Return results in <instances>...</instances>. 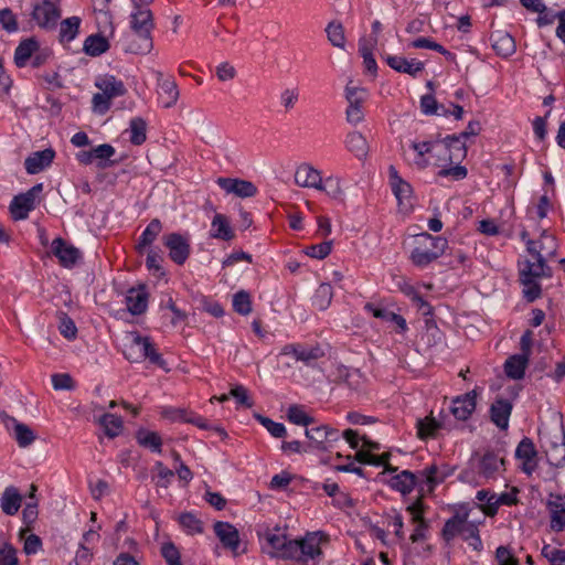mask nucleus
Wrapping results in <instances>:
<instances>
[{
  "label": "nucleus",
  "mask_w": 565,
  "mask_h": 565,
  "mask_svg": "<svg viewBox=\"0 0 565 565\" xmlns=\"http://www.w3.org/2000/svg\"><path fill=\"white\" fill-rule=\"evenodd\" d=\"M426 153L429 154L426 159V164L440 168L438 171L439 177H451L457 181L467 177L468 171L463 166L457 164L451 167L455 160L466 157L467 148L465 145L457 146L451 142L449 136L440 141L426 142Z\"/></svg>",
  "instance_id": "nucleus-1"
},
{
  "label": "nucleus",
  "mask_w": 565,
  "mask_h": 565,
  "mask_svg": "<svg viewBox=\"0 0 565 565\" xmlns=\"http://www.w3.org/2000/svg\"><path fill=\"white\" fill-rule=\"evenodd\" d=\"M154 28L150 9L135 2V11L130 15V33L120 39L121 49L127 53L148 54L153 49L151 32Z\"/></svg>",
  "instance_id": "nucleus-2"
},
{
  "label": "nucleus",
  "mask_w": 565,
  "mask_h": 565,
  "mask_svg": "<svg viewBox=\"0 0 565 565\" xmlns=\"http://www.w3.org/2000/svg\"><path fill=\"white\" fill-rule=\"evenodd\" d=\"M527 252L532 259H527L524 268L520 270V280L524 286V297L532 302L541 296L539 279L550 277L551 268L546 265L544 256L537 250L535 241H527Z\"/></svg>",
  "instance_id": "nucleus-3"
},
{
  "label": "nucleus",
  "mask_w": 565,
  "mask_h": 565,
  "mask_svg": "<svg viewBox=\"0 0 565 565\" xmlns=\"http://www.w3.org/2000/svg\"><path fill=\"white\" fill-rule=\"evenodd\" d=\"M126 359L130 362H140L148 359L152 364L158 367L169 371L166 360L157 352L153 343L148 337H141L137 333L132 334L130 344L124 351Z\"/></svg>",
  "instance_id": "nucleus-4"
},
{
  "label": "nucleus",
  "mask_w": 565,
  "mask_h": 565,
  "mask_svg": "<svg viewBox=\"0 0 565 565\" xmlns=\"http://www.w3.org/2000/svg\"><path fill=\"white\" fill-rule=\"evenodd\" d=\"M327 541V535L321 532L308 533L301 540H294L289 546L287 558L296 559L300 563L316 562V558L322 555L320 544Z\"/></svg>",
  "instance_id": "nucleus-5"
},
{
  "label": "nucleus",
  "mask_w": 565,
  "mask_h": 565,
  "mask_svg": "<svg viewBox=\"0 0 565 565\" xmlns=\"http://www.w3.org/2000/svg\"><path fill=\"white\" fill-rule=\"evenodd\" d=\"M388 183L398 204V210L403 214H408L414 207L413 189L405 181L394 166L388 167Z\"/></svg>",
  "instance_id": "nucleus-6"
},
{
  "label": "nucleus",
  "mask_w": 565,
  "mask_h": 565,
  "mask_svg": "<svg viewBox=\"0 0 565 565\" xmlns=\"http://www.w3.org/2000/svg\"><path fill=\"white\" fill-rule=\"evenodd\" d=\"M367 92L363 87L353 86L350 81L345 86V98L348 108L345 110L347 121L351 125H358L363 121L364 113L362 106L366 100Z\"/></svg>",
  "instance_id": "nucleus-7"
},
{
  "label": "nucleus",
  "mask_w": 565,
  "mask_h": 565,
  "mask_svg": "<svg viewBox=\"0 0 565 565\" xmlns=\"http://www.w3.org/2000/svg\"><path fill=\"white\" fill-rule=\"evenodd\" d=\"M161 415L163 418L172 420V422H184L192 425L198 426L201 429H214L222 438H226L227 434L222 427H212L209 425L206 419H204L202 416L189 412L184 408H164L161 411Z\"/></svg>",
  "instance_id": "nucleus-8"
},
{
  "label": "nucleus",
  "mask_w": 565,
  "mask_h": 565,
  "mask_svg": "<svg viewBox=\"0 0 565 565\" xmlns=\"http://www.w3.org/2000/svg\"><path fill=\"white\" fill-rule=\"evenodd\" d=\"M295 182L297 185L302 188H313L320 191H327L329 195L334 198L340 193L339 186H335V189L332 191L327 190V188L322 184L320 171L315 169L309 163H302L296 169Z\"/></svg>",
  "instance_id": "nucleus-9"
},
{
  "label": "nucleus",
  "mask_w": 565,
  "mask_h": 565,
  "mask_svg": "<svg viewBox=\"0 0 565 565\" xmlns=\"http://www.w3.org/2000/svg\"><path fill=\"white\" fill-rule=\"evenodd\" d=\"M42 183L33 185L25 193L19 194L13 198L10 204V212L14 220H24L28 217L29 212L34 209L35 199L42 192Z\"/></svg>",
  "instance_id": "nucleus-10"
},
{
  "label": "nucleus",
  "mask_w": 565,
  "mask_h": 565,
  "mask_svg": "<svg viewBox=\"0 0 565 565\" xmlns=\"http://www.w3.org/2000/svg\"><path fill=\"white\" fill-rule=\"evenodd\" d=\"M163 243L169 249V257L178 265H182L190 255L188 238L179 233H171L163 237Z\"/></svg>",
  "instance_id": "nucleus-11"
},
{
  "label": "nucleus",
  "mask_w": 565,
  "mask_h": 565,
  "mask_svg": "<svg viewBox=\"0 0 565 565\" xmlns=\"http://www.w3.org/2000/svg\"><path fill=\"white\" fill-rule=\"evenodd\" d=\"M32 17L39 26L43 29H54L61 17V11L53 2L43 0L41 3L34 6Z\"/></svg>",
  "instance_id": "nucleus-12"
},
{
  "label": "nucleus",
  "mask_w": 565,
  "mask_h": 565,
  "mask_svg": "<svg viewBox=\"0 0 565 565\" xmlns=\"http://www.w3.org/2000/svg\"><path fill=\"white\" fill-rule=\"evenodd\" d=\"M281 355L291 356L295 361L312 365L315 361L323 355V352L318 347H305L300 344H287L281 349Z\"/></svg>",
  "instance_id": "nucleus-13"
},
{
  "label": "nucleus",
  "mask_w": 565,
  "mask_h": 565,
  "mask_svg": "<svg viewBox=\"0 0 565 565\" xmlns=\"http://www.w3.org/2000/svg\"><path fill=\"white\" fill-rule=\"evenodd\" d=\"M1 417L8 429L12 427L13 436L21 448L30 446L36 439L34 431L28 425L6 413L1 414Z\"/></svg>",
  "instance_id": "nucleus-14"
},
{
  "label": "nucleus",
  "mask_w": 565,
  "mask_h": 565,
  "mask_svg": "<svg viewBox=\"0 0 565 565\" xmlns=\"http://www.w3.org/2000/svg\"><path fill=\"white\" fill-rule=\"evenodd\" d=\"M51 248L60 264L67 268L73 267L81 257V252L61 237L53 239Z\"/></svg>",
  "instance_id": "nucleus-15"
},
{
  "label": "nucleus",
  "mask_w": 565,
  "mask_h": 565,
  "mask_svg": "<svg viewBox=\"0 0 565 565\" xmlns=\"http://www.w3.org/2000/svg\"><path fill=\"white\" fill-rule=\"evenodd\" d=\"M264 537L267 543L266 551L271 557L287 558L289 546L294 540H289L285 533L279 531L267 532Z\"/></svg>",
  "instance_id": "nucleus-16"
},
{
  "label": "nucleus",
  "mask_w": 565,
  "mask_h": 565,
  "mask_svg": "<svg viewBox=\"0 0 565 565\" xmlns=\"http://www.w3.org/2000/svg\"><path fill=\"white\" fill-rule=\"evenodd\" d=\"M217 184L227 193H234L239 198H252L257 193V188L246 180L218 178Z\"/></svg>",
  "instance_id": "nucleus-17"
},
{
  "label": "nucleus",
  "mask_w": 565,
  "mask_h": 565,
  "mask_svg": "<svg viewBox=\"0 0 565 565\" xmlns=\"http://www.w3.org/2000/svg\"><path fill=\"white\" fill-rule=\"evenodd\" d=\"M305 434L317 445V448L322 450L328 448L329 443L337 441L340 438L339 430L327 425L307 428Z\"/></svg>",
  "instance_id": "nucleus-18"
},
{
  "label": "nucleus",
  "mask_w": 565,
  "mask_h": 565,
  "mask_svg": "<svg viewBox=\"0 0 565 565\" xmlns=\"http://www.w3.org/2000/svg\"><path fill=\"white\" fill-rule=\"evenodd\" d=\"M214 532L224 547L230 548L234 555H238L239 534L235 526L227 522H216Z\"/></svg>",
  "instance_id": "nucleus-19"
},
{
  "label": "nucleus",
  "mask_w": 565,
  "mask_h": 565,
  "mask_svg": "<svg viewBox=\"0 0 565 565\" xmlns=\"http://www.w3.org/2000/svg\"><path fill=\"white\" fill-rule=\"evenodd\" d=\"M55 157L52 148L31 153L24 161L25 170L29 174H36L50 167Z\"/></svg>",
  "instance_id": "nucleus-20"
},
{
  "label": "nucleus",
  "mask_w": 565,
  "mask_h": 565,
  "mask_svg": "<svg viewBox=\"0 0 565 565\" xmlns=\"http://www.w3.org/2000/svg\"><path fill=\"white\" fill-rule=\"evenodd\" d=\"M477 392L472 390L452 401L451 413L459 420L468 419L476 409Z\"/></svg>",
  "instance_id": "nucleus-21"
},
{
  "label": "nucleus",
  "mask_w": 565,
  "mask_h": 565,
  "mask_svg": "<svg viewBox=\"0 0 565 565\" xmlns=\"http://www.w3.org/2000/svg\"><path fill=\"white\" fill-rule=\"evenodd\" d=\"M157 79L159 86L158 93L163 107H172L178 102L180 95L177 83L172 78H163L161 72L157 73Z\"/></svg>",
  "instance_id": "nucleus-22"
},
{
  "label": "nucleus",
  "mask_w": 565,
  "mask_h": 565,
  "mask_svg": "<svg viewBox=\"0 0 565 565\" xmlns=\"http://www.w3.org/2000/svg\"><path fill=\"white\" fill-rule=\"evenodd\" d=\"M546 507L551 514V529L559 532L565 529V502L558 494H551Z\"/></svg>",
  "instance_id": "nucleus-23"
},
{
  "label": "nucleus",
  "mask_w": 565,
  "mask_h": 565,
  "mask_svg": "<svg viewBox=\"0 0 565 565\" xmlns=\"http://www.w3.org/2000/svg\"><path fill=\"white\" fill-rule=\"evenodd\" d=\"M556 439H545L543 447L548 462L552 466L561 467L565 463V434H561Z\"/></svg>",
  "instance_id": "nucleus-24"
},
{
  "label": "nucleus",
  "mask_w": 565,
  "mask_h": 565,
  "mask_svg": "<svg viewBox=\"0 0 565 565\" xmlns=\"http://www.w3.org/2000/svg\"><path fill=\"white\" fill-rule=\"evenodd\" d=\"M148 297L145 286L129 289L126 296L128 311L135 316L143 313L148 307Z\"/></svg>",
  "instance_id": "nucleus-25"
},
{
  "label": "nucleus",
  "mask_w": 565,
  "mask_h": 565,
  "mask_svg": "<svg viewBox=\"0 0 565 565\" xmlns=\"http://www.w3.org/2000/svg\"><path fill=\"white\" fill-rule=\"evenodd\" d=\"M512 412V404L508 399L498 398L491 405L490 417L492 423L500 429H507L509 426V418Z\"/></svg>",
  "instance_id": "nucleus-26"
},
{
  "label": "nucleus",
  "mask_w": 565,
  "mask_h": 565,
  "mask_svg": "<svg viewBox=\"0 0 565 565\" xmlns=\"http://www.w3.org/2000/svg\"><path fill=\"white\" fill-rule=\"evenodd\" d=\"M386 63L395 71L416 77L423 71V63L416 60H407L403 56L387 55Z\"/></svg>",
  "instance_id": "nucleus-27"
},
{
  "label": "nucleus",
  "mask_w": 565,
  "mask_h": 565,
  "mask_svg": "<svg viewBox=\"0 0 565 565\" xmlns=\"http://www.w3.org/2000/svg\"><path fill=\"white\" fill-rule=\"evenodd\" d=\"M516 458L523 460V470L526 473H531L535 469L534 458L536 457V450L533 441L525 437L523 438L515 450Z\"/></svg>",
  "instance_id": "nucleus-28"
},
{
  "label": "nucleus",
  "mask_w": 565,
  "mask_h": 565,
  "mask_svg": "<svg viewBox=\"0 0 565 565\" xmlns=\"http://www.w3.org/2000/svg\"><path fill=\"white\" fill-rule=\"evenodd\" d=\"M424 494L419 493L417 500L407 507V512L411 515V519L414 523H416V527L411 535V540L413 542H417L423 537L422 527L424 526V504H423Z\"/></svg>",
  "instance_id": "nucleus-29"
},
{
  "label": "nucleus",
  "mask_w": 565,
  "mask_h": 565,
  "mask_svg": "<svg viewBox=\"0 0 565 565\" xmlns=\"http://www.w3.org/2000/svg\"><path fill=\"white\" fill-rule=\"evenodd\" d=\"M95 85L99 90L104 92L110 99L122 96L127 92L124 83L113 75H105L98 78Z\"/></svg>",
  "instance_id": "nucleus-30"
},
{
  "label": "nucleus",
  "mask_w": 565,
  "mask_h": 565,
  "mask_svg": "<svg viewBox=\"0 0 565 565\" xmlns=\"http://www.w3.org/2000/svg\"><path fill=\"white\" fill-rule=\"evenodd\" d=\"M492 47L498 55L509 57L515 52V41L507 32L498 31L491 35Z\"/></svg>",
  "instance_id": "nucleus-31"
},
{
  "label": "nucleus",
  "mask_w": 565,
  "mask_h": 565,
  "mask_svg": "<svg viewBox=\"0 0 565 565\" xmlns=\"http://www.w3.org/2000/svg\"><path fill=\"white\" fill-rule=\"evenodd\" d=\"M22 495L19 490L14 487H8L4 489L1 495V510L7 515H14L21 508Z\"/></svg>",
  "instance_id": "nucleus-32"
},
{
  "label": "nucleus",
  "mask_w": 565,
  "mask_h": 565,
  "mask_svg": "<svg viewBox=\"0 0 565 565\" xmlns=\"http://www.w3.org/2000/svg\"><path fill=\"white\" fill-rule=\"evenodd\" d=\"M345 146L358 159H365L369 153V143L366 138L359 131L349 132L345 139Z\"/></svg>",
  "instance_id": "nucleus-33"
},
{
  "label": "nucleus",
  "mask_w": 565,
  "mask_h": 565,
  "mask_svg": "<svg viewBox=\"0 0 565 565\" xmlns=\"http://www.w3.org/2000/svg\"><path fill=\"white\" fill-rule=\"evenodd\" d=\"M394 287L408 297L417 309H420L424 306L419 288L414 286L409 279L405 277H396L394 278Z\"/></svg>",
  "instance_id": "nucleus-34"
},
{
  "label": "nucleus",
  "mask_w": 565,
  "mask_h": 565,
  "mask_svg": "<svg viewBox=\"0 0 565 565\" xmlns=\"http://www.w3.org/2000/svg\"><path fill=\"white\" fill-rule=\"evenodd\" d=\"M422 237L423 234L414 230L404 241V248L409 252L412 262L418 266L424 264V253L420 250Z\"/></svg>",
  "instance_id": "nucleus-35"
},
{
  "label": "nucleus",
  "mask_w": 565,
  "mask_h": 565,
  "mask_svg": "<svg viewBox=\"0 0 565 565\" xmlns=\"http://www.w3.org/2000/svg\"><path fill=\"white\" fill-rule=\"evenodd\" d=\"M161 231V222L158 218L151 220L146 230L142 232L136 246L138 253H143L145 248L149 247L157 239Z\"/></svg>",
  "instance_id": "nucleus-36"
},
{
  "label": "nucleus",
  "mask_w": 565,
  "mask_h": 565,
  "mask_svg": "<svg viewBox=\"0 0 565 565\" xmlns=\"http://www.w3.org/2000/svg\"><path fill=\"white\" fill-rule=\"evenodd\" d=\"M447 246L448 241L444 236H433L426 233V263L443 255Z\"/></svg>",
  "instance_id": "nucleus-37"
},
{
  "label": "nucleus",
  "mask_w": 565,
  "mask_h": 565,
  "mask_svg": "<svg viewBox=\"0 0 565 565\" xmlns=\"http://www.w3.org/2000/svg\"><path fill=\"white\" fill-rule=\"evenodd\" d=\"M529 360L525 355H512L504 363L505 374L513 380H521L524 376Z\"/></svg>",
  "instance_id": "nucleus-38"
},
{
  "label": "nucleus",
  "mask_w": 565,
  "mask_h": 565,
  "mask_svg": "<svg viewBox=\"0 0 565 565\" xmlns=\"http://www.w3.org/2000/svg\"><path fill=\"white\" fill-rule=\"evenodd\" d=\"M211 236L224 241H230L234 237L230 221L225 215L216 214L213 217Z\"/></svg>",
  "instance_id": "nucleus-39"
},
{
  "label": "nucleus",
  "mask_w": 565,
  "mask_h": 565,
  "mask_svg": "<svg viewBox=\"0 0 565 565\" xmlns=\"http://www.w3.org/2000/svg\"><path fill=\"white\" fill-rule=\"evenodd\" d=\"M364 309L366 311L371 312L375 318L394 322L398 326V328L402 331L406 330V321L402 316H399L393 311H390L387 309L375 307L371 302L365 303Z\"/></svg>",
  "instance_id": "nucleus-40"
},
{
  "label": "nucleus",
  "mask_w": 565,
  "mask_h": 565,
  "mask_svg": "<svg viewBox=\"0 0 565 565\" xmlns=\"http://www.w3.org/2000/svg\"><path fill=\"white\" fill-rule=\"evenodd\" d=\"M504 465L503 458H499L494 452L488 451L486 452L479 465V473L484 476L486 478L492 477L500 467Z\"/></svg>",
  "instance_id": "nucleus-41"
},
{
  "label": "nucleus",
  "mask_w": 565,
  "mask_h": 565,
  "mask_svg": "<svg viewBox=\"0 0 565 565\" xmlns=\"http://www.w3.org/2000/svg\"><path fill=\"white\" fill-rule=\"evenodd\" d=\"M136 438L140 446L149 448L153 452H161L162 440L158 433L139 429L136 434Z\"/></svg>",
  "instance_id": "nucleus-42"
},
{
  "label": "nucleus",
  "mask_w": 565,
  "mask_h": 565,
  "mask_svg": "<svg viewBox=\"0 0 565 565\" xmlns=\"http://www.w3.org/2000/svg\"><path fill=\"white\" fill-rule=\"evenodd\" d=\"M38 50V42L33 39L22 41L15 50L14 62L17 66L23 67Z\"/></svg>",
  "instance_id": "nucleus-43"
},
{
  "label": "nucleus",
  "mask_w": 565,
  "mask_h": 565,
  "mask_svg": "<svg viewBox=\"0 0 565 565\" xmlns=\"http://www.w3.org/2000/svg\"><path fill=\"white\" fill-rule=\"evenodd\" d=\"M129 141L132 145L140 146L147 139V122L141 117H135L129 124Z\"/></svg>",
  "instance_id": "nucleus-44"
},
{
  "label": "nucleus",
  "mask_w": 565,
  "mask_h": 565,
  "mask_svg": "<svg viewBox=\"0 0 565 565\" xmlns=\"http://www.w3.org/2000/svg\"><path fill=\"white\" fill-rule=\"evenodd\" d=\"M109 49L108 40L105 36L89 35L84 42V51L89 56H98Z\"/></svg>",
  "instance_id": "nucleus-45"
},
{
  "label": "nucleus",
  "mask_w": 565,
  "mask_h": 565,
  "mask_svg": "<svg viewBox=\"0 0 565 565\" xmlns=\"http://www.w3.org/2000/svg\"><path fill=\"white\" fill-rule=\"evenodd\" d=\"M415 480L416 477L412 472L404 470L399 475L392 477L390 484L393 489L406 494L414 489Z\"/></svg>",
  "instance_id": "nucleus-46"
},
{
  "label": "nucleus",
  "mask_w": 565,
  "mask_h": 565,
  "mask_svg": "<svg viewBox=\"0 0 565 565\" xmlns=\"http://www.w3.org/2000/svg\"><path fill=\"white\" fill-rule=\"evenodd\" d=\"M375 49V39H361L359 42V52L363 57V64L369 72L376 71V62L373 57Z\"/></svg>",
  "instance_id": "nucleus-47"
},
{
  "label": "nucleus",
  "mask_w": 565,
  "mask_h": 565,
  "mask_svg": "<svg viewBox=\"0 0 565 565\" xmlns=\"http://www.w3.org/2000/svg\"><path fill=\"white\" fill-rule=\"evenodd\" d=\"M423 145L413 140L402 142L403 154L409 163H414L422 168L423 164Z\"/></svg>",
  "instance_id": "nucleus-48"
},
{
  "label": "nucleus",
  "mask_w": 565,
  "mask_h": 565,
  "mask_svg": "<svg viewBox=\"0 0 565 565\" xmlns=\"http://www.w3.org/2000/svg\"><path fill=\"white\" fill-rule=\"evenodd\" d=\"M99 424L109 438L117 437L122 429V419L119 416L109 413L104 414L99 418Z\"/></svg>",
  "instance_id": "nucleus-49"
},
{
  "label": "nucleus",
  "mask_w": 565,
  "mask_h": 565,
  "mask_svg": "<svg viewBox=\"0 0 565 565\" xmlns=\"http://www.w3.org/2000/svg\"><path fill=\"white\" fill-rule=\"evenodd\" d=\"M81 19L78 17H71L61 22L60 40L61 42H70L75 39L78 33Z\"/></svg>",
  "instance_id": "nucleus-50"
},
{
  "label": "nucleus",
  "mask_w": 565,
  "mask_h": 565,
  "mask_svg": "<svg viewBox=\"0 0 565 565\" xmlns=\"http://www.w3.org/2000/svg\"><path fill=\"white\" fill-rule=\"evenodd\" d=\"M446 417L444 411H439L437 414L430 411L429 415H426V438L437 437L438 430L444 427Z\"/></svg>",
  "instance_id": "nucleus-51"
},
{
  "label": "nucleus",
  "mask_w": 565,
  "mask_h": 565,
  "mask_svg": "<svg viewBox=\"0 0 565 565\" xmlns=\"http://www.w3.org/2000/svg\"><path fill=\"white\" fill-rule=\"evenodd\" d=\"M332 297H333V290H332L331 285L321 284L316 290L315 298H313V305L319 310H326L330 306Z\"/></svg>",
  "instance_id": "nucleus-52"
},
{
  "label": "nucleus",
  "mask_w": 565,
  "mask_h": 565,
  "mask_svg": "<svg viewBox=\"0 0 565 565\" xmlns=\"http://www.w3.org/2000/svg\"><path fill=\"white\" fill-rule=\"evenodd\" d=\"M328 40L335 46L343 49L345 44L344 29L340 22L332 21L327 25L326 29Z\"/></svg>",
  "instance_id": "nucleus-53"
},
{
  "label": "nucleus",
  "mask_w": 565,
  "mask_h": 565,
  "mask_svg": "<svg viewBox=\"0 0 565 565\" xmlns=\"http://www.w3.org/2000/svg\"><path fill=\"white\" fill-rule=\"evenodd\" d=\"M233 308L242 316H247L252 312V300L247 291L241 290L233 296Z\"/></svg>",
  "instance_id": "nucleus-54"
},
{
  "label": "nucleus",
  "mask_w": 565,
  "mask_h": 565,
  "mask_svg": "<svg viewBox=\"0 0 565 565\" xmlns=\"http://www.w3.org/2000/svg\"><path fill=\"white\" fill-rule=\"evenodd\" d=\"M287 418L295 425L308 426L313 423V418L305 413L301 406L291 405L287 411Z\"/></svg>",
  "instance_id": "nucleus-55"
},
{
  "label": "nucleus",
  "mask_w": 565,
  "mask_h": 565,
  "mask_svg": "<svg viewBox=\"0 0 565 565\" xmlns=\"http://www.w3.org/2000/svg\"><path fill=\"white\" fill-rule=\"evenodd\" d=\"M299 88L296 86L287 87L280 93L279 100L286 113L295 108L299 100Z\"/></svg>",
  "instance_id": "nucleus-56"
},
{
  "label": "nucleus",
  "mask_w": 565,
  "mask_h": 565,
  "mask_svg": "<svg viewBox=\"0 0 565 565\" xmlns=\"http://www.w3.org/2000/svg\"><path fill=\"white\" fill-rule=\"evenodd\" d=\"M388 457H390L388 454H383L381 456H376V455H373L370 451H365V450H359L355 456V458L359 462L369 463V465H373V466H384V467H386V469H390L387 467Z\"/></svg>",
  "instance_id": "nucleus-57"
},
{
  "label": "nucleus",
  "mask_w": 565,
  "mask_h": 565,
  "mask_svg": "<svg viewBox=\"0 0 565 565\" xmlns=\"http://www.w3.org/2000/svg\"><path fill=\"white\" fill-rule=\"evenodd\" d=\"M115 148L111 145L103 143L93 148L94 159L99 160L97 163L98 168L108 167V160L115 154Z\"/></svg>",
  "instance_id": "nucleus-58"
},
{
  "label": "nucleus",
  "mask_w": 565,
  "mask_h": 565,
  "mask_svg": "<svg viewBox=\"0 0 565 565\" xmlns=\"http://www.w3.org/2000/svg\"><path fill=\"white\" fill-rule=\"evenodd\" d=\"M480 510L475 509L470 513H466L462 519V525H461V536L463 540L469 541L472 536L478 534L477 524L473 519H470L472 514H479Z\"/></svg>",
  "instance_id": "nucleus-59"
},
{
  "label": "nucleus",
  "mask_w": 565,
  "mask_h": 565,
  "mask_svg": "<svg viewBox=\"0 0 565 565\" xmlns=\"http://www.w3.org/2000/svg\"><path fill=\"white\" fill-rule=\"evenodd\" d=\"M254 417L276 438L285 437L286 428L282 424L276 423L268 417L260 414H255Z\"/></svg>",
  "instance_id": "nucleus-60"
},
{
  "label": "nucleus",
  "mask_w": 565,
  "mask_h": 565,
  "mask_svg": "<svg viewBox=\"0 0 565 565\" xmlns=\"http://www.w3.org/2000/svg\"><path fill=\"white\" fill-rule=\"evenodd\" d=\"M179 522L189 534L201 533L203 531L202 522L192 513H182L179 516Z\"/></svg>",
  "instance_id": "nucleus-61"
},
{
  "label": "nucleus",
  "mask_w": 565,
  "mask_h": 565,
  "mask_svg": "<svg viewBox=\"0 0 565 565\" xmlns=\"http://www.w3.org/2000/svg\"><path fill=\"white\" fill-rule=\"evenodd\" d=\"M516 502V498L510 493H502L500 497L495 499V495H491L488 500L487 508L484 512L488 515H494L499 504H513Z\"/></svg>",
  "instance_id": "nucleus-62"
},
{
  "label": "nucleus",
  "mask_w": 565,
  "mask_h": 565,
  "mask_svg": "<svg viewBox=\"0 0 565 565\" xmlns=\"http://www.w3.org/2000/svg\"><path fill=\"white\" fill-rule=\"evenodd\" d=\"M446 473L439 471L438 467L431 465L426 469V494L433 492L436 484L445 480Z\"/></svg>",
  "instance_id": "nucleus-63"
},
{
  "label": "nucleus",
  "mask_w": 565,
  "mask_h": 565,
  "mask_svg": "<svg viewBox=\"0 0 565 565\" xmlns=\"http://www.w3.org/2000/svg\"><path fill=\"white\" fill-rule=\"evenodd\" d=\"M542 555L551 565H565V550H558L547 544L543 546Z\"/></svg>",
  "instance_id": "nucleus-64"
}]
</instances>
